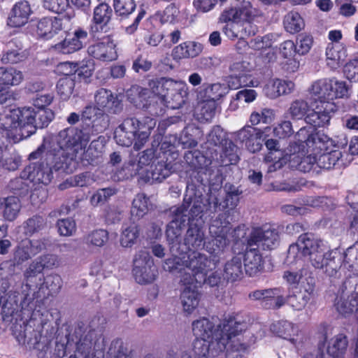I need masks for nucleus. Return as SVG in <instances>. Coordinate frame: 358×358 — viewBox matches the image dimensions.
<instances>
[{"label": "nucleus", "instance_id": "nucleus-15", "mask_svg": "<svg viewBox=\"0 0 358 358\" xmlns=\"http://www.w3.org/2000/svg\"><path fill=\"white\" fill-rule=\"evenodd\" d=\"M136 92L138 97L133 100L134 103L138 108L148 110L152 115H161L164 113L166 107H170L171 104L165 101V99L154 94L149 89L138 87Z\"/></svg>", "mask_w": 358, "mask_h": 358}, {"label": "nucleus", "instance_id": "nucleus-55", "mask_svg": "<svg viewBox=\"0 0 358 358\" xmlns=\"http://www.w3.org/2000/svg\"><path fill=\"white\" fill-rule=\"evenodd\" d=\"M55 114L50 109H38L34 115L35 130L38 128L47 127L54 119Z\"/></svg>", "mask_w": 358, "mask_h": 358}, {"label": "nucleus", "instance_id": "nucleus-52", "mask_svg": "<svg viewBox=\"0 0 358 358\" xmlns=\"http://www.w3.org/2000/svg\"><path fill=\"white\" fill-rule=\"evenodd\" d=\"M75 80L70 77L60 78L57 84V93L63 100L69 99L73 92Z\"/></svg>", "mask_w": 358, "mask_h": 358}, {"label": "nucleus", "instance_id": "nucleus-64", "mask_svg": "<svg viewBox=\"0 0 358 358\" xmlns=\"http://www.w3.org/2000/svg\"><path fill=\"white\" fill-rule=\"evenodd\" d=\"M313 44V38L306 34H300L296 40V50L300 55L307 54Z\"/></svg>", "mask_w": 358, "mask_h": 358}, {"label": "nucleus", "instance_id": "nucleus-40", "mask_svg": "<svg viewBox=\"0 0 358 358\" xmlns=\"http://www.w3.org/2000/svg\"><path fill=\"white\" fill-rule=\"evenodd\" d=\"M192 203V206L189 212V216L192 218L198 216L201 217V214L203 213V206L201 201L199 199L192 201V197H187V195L184 198V202L182 206L177 210V216L181 215L182 217L183 216L187 217V215H185V213L187 211Z\"/></svg>", "mask_w": 358, "mask_h": 358}, {"label": "nucleus", "instance_id": "nucleus-39", "mask_svg": "<svg viewBox=\"0 0 358 358\" xmlns=\"http://www.w3.org/2000/svg\"><path fill=\"white\" fill-rule=\"evenodd\" d=\"M171 174V169L164 162H158L152 166L151 171L145 175V181L162 182Z\"/></svg>", "mask_w": 358, "mask_h": 358}, {"label": "nucleus", "instance_id": "nucleus-6", "mask_svg": "<svg viewBox=\"0 0 358 358\" xmlns=\"http://www.w3.org/2000/svg\"><path fill=\"white\" fill-rule=\"evenodd\" d=\"M156 126L154 118L146 117L142 120L127 118L115 129V139L122 146H129L134 141V148L141 149L147 142L151 131Z\"/></svg>", "mask_w": 358, "mask_h": 358}, {"label": "nucleus", "instance_id": "nucleus-44", "mask_svg": "<svg viewBox=\"0 0 358 358\" xmlns=\"http://www.w3.org/2000/svg\"><path fill=\"white\" fill-rule=\"evenodd\" d=\"M336 308L339 314L347 317L351 315L354 311L358 312V301L353 296H348L347 299L340 297L336 302Z\"/></svg>", "mask_w": 358, "mask_h": 358}, {"label": "nucleus", "instance_id": "nucleus-2", "mask_svg": "<svg viewBox=\"0 0 358 358\" xmlns=\"http://www.w3.org/2000/svg\"><path fill=\"white\" fill-rule=\"evenodd\" d=\"M247 323L237 317L229 316L217 322L202 317L192 322L194 335L200 341L211 343V346L216 345L217 351L232 350L236 351L246 350L250 344L241 342L239 334L247 329Z\"/></svg>", "mask_w": 358, "mask_h": 358}, {"label": "nucleus", "instance_id": "nucleus-57", "mask_svg": "<svg viewBox=\"0 0 358 358\" xmlns=\"http://www.w3.org/2000/svg\"><path fill=\"white\" fill-rule=\"evenodd\" d=\"M265 145L268 150L267 155H266L264 162V163H270L273 161V157L275 155L284 157L286 153L280 149V145L278 141L273 138L266 140Z\"/></svg>", "mask_w": 358, "mask_h": 358}, {"label": "nucleus", "instance_id": "nucleus-56", "mask_svg": "<svg viewBox=\"0 0 358 358\" xmlns=\"http://www.w3.org/2000/svg\"><path fill=\"white\" fill-rule=\"evenodd\" d=\"M45 225L44 218L39 215H34L29 218L24 224V233L27 235H32L41 230Z\"/></svg>", "mask_w": 358, "mask_h": 358}, {"label": "nucleus", "instance_id": "nucleus-30", "mask_svg": "<svg viewBox=\"0 0 358 358\" xmlns=\"http://www.w3.org/2000/svg\"><path fill=\"white\" fill-rule=\"evenodd\" d=\"M347 51L341 44L329 43L326 48L327 65L332 69H338L345 62Z\"/></svg>", "mask_w": 358, "mask_h": 358}, {"label": "nucleus", "instance_id": "nucleus-61", "mask_svg": "<svg viewBox=\"0 0 358 358\" xmlns=\"http://www.w3.org/2000/svg\"><path fill=\"white\" fill-rule=\"evenodd\" d=\"M273 119V110L268 108H264L259 112H253L250 115V121L252 125H257L259 123H270Z\"/></svg>", "mask_w": 358, "mask_h": 358}, {"label": "nucleus", "instance_id": "nucleus-46", "mask_svg": "<svg viewBox=\"0 0 358 358\" xmlns=\"http://www.w3.org/2000/svg\"><path fill=\"white\" fill-rule=\"evenodd\" d=\"M312 110V103L308 106L307 101L303 99H296L292 102L289 108V113L292 118L301 120L303 117L306 118Z\"/></svg>", "mask_w": 358, "mask_h": 358}, {"label": "nucleus", "instance_id": "nucleus-23", "mask_svg": "<svg viewBox=\"0 0 358 358\" xmlns=\"http://www.w3.org/2000/svg\"><path fill=\"white\" fill-rule=\"evenodd\" d=\"M271 330L278 336L288 340L296 348L303 343V336L299 334L297 327L288 321H279L271 326Z\"/></svg>", "mask_w": 358, "mask_h": 358}, {"label": "nucleus", "instance_id": "nucleus-41", "mask_svg": "<svg viewBox=\"0 0 358 358\" xmlns=\"http://www.w3.org/2000/svg\"><path fill=\"white\" fill-rule=\"evenodd\" d=\"M283 24L285 30L290 34L299 32L304 28L303 19L297 12H289L284 17Z\"/></svg>", "mask_w": 358, "mask_h": 358}, {"label": "nucleus", "instance_id": "nucleus-37", "mask_svg": "<svg viewBox=\"0 0 358 358\" xmlns=\"http://www.w3.org/2000/svg\"><path fill=\"white\" fill-rule=\"evenodd\" d=\"M242 275V256L238 255L226 263L224 276L227 280L233 282L240 279Z\"/></svg>", "mask_w": 358, "mask_h": 358}, {"label": "nucleus", "instance_id": "nucleus-53", "mask_svg": "<svg viewBox=\"0 0 358 358\" xmlns=\"http://www.w3.org/2000/svg\"><path fill=\"white\" fill-rule=\"evenodd\" d=\"M222 145V162L231 164H236L239 159L237 146L231 141H226Z\"/></svg>", "mask_w": 358, "mask_h": 358}, {"label": "nucleus", "instance_id": "nucleus-48", "mask_svg": "<svg viewBox=\"0 0 358 358\" xmlns=\"http://www.w3.org/2000/svg\"><path fill=\"white\" fill-rule=\"evenodd\" d=\"M201 102L198 107V117L201 120L209 121L214 117L216 111L217 103L212 100L200 99Z\"/></svg>", "mask_w": 358, "mask_h": 358}, {"label": "nucleus", "instance_id": "nucleus-11", "mask_svg": "<svg viewBox=\"0 0 358 358\" xmlns=\"http://www.w3.org/2000/svg\"><path fill=\"white\" fill-rule=\"evenodd\" d=\"M261 16L260 12L254 8L250 1L244 2L238 7L226 8L221 13L219 20L221 22H236L243 27H248L254 31V35L257 31V27L253 24L256 18Z\"/></svg>", "mask_w": 358, "mask_h": 358}, {"label": "nucleus", "instance_id": "nucleus-38", "mask_svg": "<svg viewBox=\"0 0 358 358\" xmlns=\"http://www.w3.org/2000/svg\"><path fill=\"white\" fill-rule=\"evenodd\" d=\"M149 198L143 193L138 194L133 200L131 209V217L139 220L147 214L149 210Z\"/></svg>", "mask_w": 358, "mask_h": 358}, {"label": "nucleus", "instance_id": "nucleus-9", "mask_svg": "<svg viewBox=\"0 0 358 358\" xmlns=\"http://www.w3.org/2000/svg\"><path fill=\"white\" fill-rule=\"evenodd\" d=\"M150 90L154 94L163 98L169 103L171 108L180 106L188 96V87L182 80H174L171 78H160L149 82Z\"/></svg>", "mask_w": 358, "mask_h": 358}, {"label": "nucleus", "instance_id": "nucleus-58", "mask_svg": "<svg viewBox=\"0 0 358 358\" xmlns=\"http://www.w3.org/2000/svg\"><path fill=\"white\" fill-rule=\"evenodd\" d=\"M186 259V256L182 257L174 256L173 258L167 259L165 260L163 268L165 271L170 272L178 271L180 273V278L181 279L182 274H184V268L185 264H182V261ZM181 282V280H180Z\"/></svg>", "mask_w": 358, "mask_h": 358}, {"label": "nucleus", "instance_id": "nucleus-8", "mask_svg": "<svg viewBox=\"0 0 358 358\" xmlns=\"http://www.w3.org/2000/svg\"><path fill=\"white\" fill-rule=\"evenodd\" d=\"M296 141L292 145L296 150L298 157L305 152H310L312 156H317L323 152L334 150L336 145L332 139L324 134L313 133L303 127L299 129L295 136Z\"/></svg>", "mask_w": 358, "mask_h": 358}, {"label": "nucleus", "instance_id": "nucleus-19", "mask_svg": "<svg viewBox=\"0 0 358 358\" xmlns=\"http://www.w3.org/2000/svg\"><path fill=\"white\" fill-rule=\"evenodd\" d=\"M341 155V152L336 149L321 153L317 156L308 155L301 160L299 164V169L303 171H307L310 169L313 165L317 164L320 168L329 169L336 164Z\"/></svg>", "mask_w": 358, "mask_h": 358}, {"label": "nucleus", "instance_id": "nucleus-1", "mask_svg": "<svg viewBox=\"0 0 358 358\" xmlns=\"http://www.w3.org/2000/svg\"><path fill=\"white\" fill-rule=\"evenodd\" d=\"M90 140V135L87 129L66 128L52 136L50 140L45 139L43 143L29 155V159L38 158L44 150L47 149L48 161L53 162L59 160L55 161L54 169L66 173H71L77 166L75 155L85 150Z\"/></svg>", "mask_w": 358, "mask_h": 358}, {"label": "nucleus", "instance_id": "nucleus-59", "mask_svg": "<svg viewBox=\"0 0 358 358\" xmlns=\"http://www.w3.org/2000/svg\"><path fill=\"white\" fill-rule=\"evenodd\" d=\"M113 6L115 13L120 16H127L136 8L134 0H114Z\"/></svg>", "mask_w": 358, "mask_h": 358}, {"label": "nucleus", "instance_id": "nucleus-14", "mask_svg": "<svg viewBox=\"0 0 358 358\" xmlns=\"http://www.w3.org/2000/svg\"><path fill=\"white\" fill-rule=\"evenodd\" d=\"M279 232L276 229L271 227L255 228L248 238V247L262 250H273L279 245Z\"/></svg>", "mask_w": 358, "mask_h": 358}, {"label": "nucleus", "instance_id": "nucleus-20", "mask_svg": "<svg viewBox=\"0 0 358 358\" xmlns=\"http://www.w3.org/2000/svg\"><path fill=\"white\" fill-rule=\"evenodd\" d=\"M45 248L41 240L24 239L19 243L13 252V263L19 265L31 259Z\"/></svg>", "mask_w": 358, "mask_h": 358}, {"label": "nucleus", "instance_id": "nucleus-24", "mask_svg": "<svg viewBox=\"0 0 358 358\" xmlns=\"http://www.w3.org/2000/svg\"><path fill=\"white\" fill-rule=\"evenodd\" d=\"M87 37V33L83 29H77L72 36L66 37L62 42L53 46L54 50L63 54H71L80 50Z\"/></svg>", "mask_w": 358, "mask_h": 358}, {"label": "nucleus", "instance_id": "nucleus-49", "mask_svg": "<svg viewBox=\"0 0 358 358\" xmlns=\"http://www.w3.org/2000/svg\"><path fill=\"white\" fill-rule=\"evenodd\" d=\"M332 96L331 101L334 98L343 99L349 98L352 94L351 85L347 84L345 81L338 80L335 78H331Z\"/></svg>", "mask_w": 358, "mask_h": 358}, {"label": "nucleus", "instance_id": "nucleus-42", "mask_svg": "<svg viewBox=\"0 0 358 358\" xmlns=\"http://www.w3.org/2000/svg\"><path fill=\"white\" fill-rule=\"evenodd\" d=\"M248 27H243L236 22L227 24L223 29L224 34L231 40L236 38H243L246 36L254 35V31L252 29H248Z\"/></svg>", "mask_w": 358, "mask_h": 358}, {"label": "nucleus", "instance_id": "nucleus-12", "mask_svg": "<svg viewBox=\"0 0 358 358\" xmlns=\"http://www.w3.org/2000/svg\"><path fill=\"white\" fill-rule=\"evenodd\" d=\"M133 274L138 284H148L155 280L157 270L149 252L141 250L136 254L133 261Z\"/></svg>", "mask_w": 358, "mask_h": 358}, {"label": "nucleus", "instance_id": "nucleus-62", "mask_svg": "<svg viewBox=\"0 0 358 358\" xmlns=\"http://www.w3.org/2000/svg\"><path fill=\"white\" fill-rule=\"evenodd\" d=\"M26 55L24 52H20L16 50H8L3 52L1 62L4 64H15L24 61Z\"/></svg>", "mask_w": 358, "mask_h": 358}, {"label": "nucleus", "instance_id": "nucleus-27", "mask_svg": "<svg viewBox=\"0 0 358 358\" xmlns=\"http://www.w3.org/2000/svg\"><path fill=\"white\" fill-rule=\"evenodd\" d=\"M294 88L295 84L292 80L274 78L268 82L264 91L268 98L276 99L280 96L291 94Z\"/></svg>", "mask_w": 358, "mask_h": 358}, {"label": "nucleus", "instance_id": "nucleus-54", "mask_svg": "<svg viewBox=\"0 0 358 358\" xmlns=\"http://www.w3.org/2000/svg\"><path fill=\"white\" fill-rule=\"evenodd\" d=\"M112 9L106 3L99 4L94 10V20L96 24H106L112 16Z\"/></svg>", "mask_w": 358, "mask_h": 358}, {"label": "nucleus", "instance_id": "nucleus-35", "mask_svg": "<svg viewBox=\"0 0 358 358\" xmlns=\"http://www.w3.org/2000/svg\"><path fill=\"white\" fill-rule=\"evenodd\" d=\"M314 288L310 286L304 292H299L296 294L286 297V303L294 310H302L310 299Z\"/></svg>", "mask_w": 358, "mask_h": 358}, {"label": "nucleus", "instance_id": "nucleus-33", "mask_svg": "<svg viewBox=\"0 0 358 358\" xmlns=\"http://www.w3.org/2000/svg\"><path fill=\"white\" fill-rule=\"evenodd\" d=\"M0 206L3 209L4 218L8 221L15 220L21 209L20 199L15 196H8L0 199Z\"/></svg>", "mask_w": 358, "mask_h": 358}, {"label": "nucleus", "instance_id": "nucleus-17", "mask_svg": "<svg viewBox=\"0 0 358 358\" xmlns=\"http://www.w3.org/2000/svg\"><path fill=\"white\" fill-rule=\"evenodd\" d=\"M45 165L44 162L41 165H37L36 164H31L27 166L22 173L23 178L27 179L35 183H42L48 185L50 182L53 178V171H57L53 165L55 161L51 162L48 159V152L45 153ZM61 173H64L62 171H59Z\"/></svg>", "mask_w": 358, "mask_h": 358}, {"label": "nucleus", "instance_id": "nucleus-18", "mask_svg": "<svg viewBox=\"0 0 358 358\" xmlns=\"http://www.w3.org/2000/svg\"><path fill=\"white\" fill-rule=\"evenodd\" d=\"M117 43L110 36H104L87 48L90 57L103 62H111L117 59Z\"/></svg>", "mask_w": 358, "mask_h": 358}, {"label": "nucleus", "instance_id": "nucleus-28", "mask_svg": "<svg viewBox=\"0 0 358 358\" xmlns=\"http://www.w3.org/2000/svg\"><path fill=\"white\" fill-rule=\"evenodd\" d=\"M180 300L182 310L186 315H190L197 308L200 301V294L199 293L196 284L184 285Z\"/></svg>", "mask_w": 358, "mask_h": 358}, {"label": "nucleus", "instance_id": "nucleus-7", "mask_svg": "<svg viewBox=\"0 0 358 358\" xmlns=\"http://www.w3.org/2000/svg\"><path fill=\"white\" fill-rule=\"evenodd\" d=\"M34 115L35 110L31 107L11 110L0 117V129L14 140L29 136L35 132Z\"/></svg>", "mask_w": 358, "mask_h": 358}, {"label": "nucleus", "instance_id": "nucleus-26", "mask_svg": "<svg viewBox=\"0 0 358 358\" xmlns=\"http://www.w3.org/2000/svg\"><path fill=\"white\" fill-rule=\"evenodd\" d=\"M259 249L255 247H248L242 256L243 259L245 272L250 276H254L260 273L264 268L263 259L262 255L259 252Z\"/></svg>", "mask_w": 358, "mask_h": 358}, {"label": "nucleus", "instance_id": "nucleus-47", "mask_svg": "<svg viewBox=\"0 0 358 358\" xmlns=\"http://www.w3.org/2000/svg\"><path fill=\"white\" fill-rule=\"evenodd\" d=\"M215 348L211 346V343H208V341L196 340L194 343L192 355L189 357H186L185 355L182 358H208L210 353V350L213 352L215 350V352H220V351L216 350Z\"/></svg>", "mask_w": 358, "mask_h": 358}, {"label": "nucleus", "instance_id": "nucleus-32", "mask_svg": "<svg viewBox=\"0 0 358 358\" xmlns=\"http://www.w3.org/2000/svg\"><path fill=\"white\" fill-rule=\"evenodd\" d=\"M24 80L23 73L14 67H0V85L16 86Z\"/></svg>", "mask_w": 358, "mask_h": 358}, {"label": "nucleus", "instance_id": "nucleus-13", "mask_svg": "<svg viewBox=\"0 0 358 358\" xmlns=\"http://www.w3.org/2000/svg\"><path fill=\"white\" fill-rule=\"evenodd\" d=\"M271 131L270 127L264 129L245 126L240 130L234 133V138L236 142L244 144L248 150L255 153L259 151L262 148V141L268 137L267 133Z\"/></svg>", "mask_w": 358, "mask_h": 358}, {"label": "nucleus", "instance_id": "nucleus-60", "mask_svg": "<svg viewBox=\"0 0 358 358\" xmlns=\"http://www.w3.org/2000/svg\"><path fill=\"white\" fill-rule=\"evenodd\" d=\"M115 194L113 188H103L98 189L93 194L90 199V203L93 206L104 204L108 199Z\"/></svg>", "mask_w": 358, "mask_h": 358}, {"label": "nucleus", "instance_id": "nucleus-31", "mask_svg": "<svg viewBox=\"0 0 358 358\" xmlns=\"http://www.w3.org/2000/svg\"><path fill=\"white\" fill-rule=\"evenodd\" d=\"M94 101L96 106L101 108H107L113 113H116L120 103L117 97L110 90L101 88L94 94Z\"/></svg>", "mask_w": 358, "mask_h": 358}, {"label": "nucleus", "instance_id": "nucleus-16", "mask_svg": "<svg viewBox=\"0 0 358 358\" xmlns=\"http://www.w3.org/2000/svg\"><path fill=\"white\" fill-rule=\"evenodd\" d=\"M248 297L253 301H259L266 309H278L286 303L284 291L280 287L257 289L251 292Z\"/></svg>", "mask_w": 358, "mask_h": 358}, {"label": "nucleus", "instance_id": "nucleus-25", "mask_svg": "<svg viewBox=\"0 0 358 358\" xmlns=\"http://www.w3.org/2000/svg\"><path fill=\"white\" fill-rule=\"evenodd\" d=\"M154 151L152 149H148L141 153H138L136 157L131 156L129 163V169L131 171V176L139 175L144 179L145 175L148 173L147 166L150 165L154 158Z\"/></svg>", "mask_w": 358, "mask_h": 358}, {"label": "nucleus", "instance_id": "nucleus-36", "mask_svg": "<svg viewBox=\"0 0 358 358\" xmlns=\"http://www.w3.org/2000/svg\"><path fill=\"white\" fill-rule=\"evenodd\" d=\"M348 345L346 336L343 334H338L329 341L327 352L334 358H342L346 352Z\"/></svg>", "mask_w": 358, "mask_h": 358}, {"label": "nucleus", "instance_id": "nucleus-45", "mask_svg": "<svg viewBox=\"0 0 358 358\" xmlns=\"http://www.w3.org/2000/svg\"><path fill=\"white\" fill-rule=\"evenodd\" d=\"M138 235L139 230L136 224L124 227L120 239V245L124 248H131L136 243Z\"/></svg>", "mask_w": 358, "mask_h": 358}, {"label": "nucleus", "instance_id": "nucleus-34", "mask_svg": "<svg viewBox=\"0 0 358 358\" xmlns=\"http://www.w3.org/2000/svg\"><path fill=\"white\" fill-rule=\"evenodd\" d=\"M228 93V87L225 84L214 83L204 86L198 94L199 99L212 100L216 102Z\"/></svg>", "mask_w": 358, "mask_h": 358}, {"label": "nucleus", "instance_id": "nucleus-50", "mask_svg": "<svg viewBox=\"0 0 358 358\" xmlns=\"http://www.w3.org/2000/svg\"><path fill=\"white\" fill-rule=\"evenodd\" d=\"M108 240V233L103 229L94 230L84 238V241L87 245L94 247L103 246Z\"/></svg>", "mask_w": 358, "mask_h": 358}, {"label": "nucleus", "instance_id": "nucleus-43", "mask_svg": "<svg viewBox=\"0 0 358 358\" xmlns=\"http://www.w3.org/2000/svg\"><path fill=\"white\" fill-rule=\"evenodd\" d=\"M185 219L180 216H177L167 226L166 236L168 241L173 244L178 242L182 232V228L185 226Z\"/></svg>", "mask_w": 358, "mask_h": 358}, {"label": "nucleus", "instance_id": "nucleus-5", "mask_svg": "<svg viewBox=\"0 0 358 358\" xmlns=\"http://www.w3.org/2000/svg\"><path fill=\"white\" fill-rule=\"evenodd\" d=\"M231 229L226 215L221 214L212 222L209 227L210 234L213 237L210 242L205 245L203 230L198 226L192 224L187 231L185 244L189 250L199 249L205 245L208 252L213 253L217 250H223L229 244L228 234Z\"/></svg>", "mask_w": 358, "mask_h": 358}, {"label": "nucleus", "instance_id": "nucleus-4", "mask_svg": "<svg viewBox=\"0 0 358 358\" xmlns=\"http://www.w3.org/2000/svg\"><path fill=\"white\" fill-rule=\"evenodd\" d=\"M331 78H323L313 81L308 92L316 99L312 102V110L308 114L306 122L315 127L328 125L337 110L335 103L331 101L332 96Z\"/></svg>", "mask_w": 358, "mask_h": 358}, {"label": "nucleus", "instance_id": "nucleus-63", "mask_svg": "<svg viewBox=\"0 0 358 358\" xmlns=\"http://www.w3.org/2000/svg\"><path fill=\"white\" fill-rule=\"evenodd\" d=\"M251 69L250 64L245 61L236 62L233 63L230 66V71L233 76L248 80L249 78L248 72Z\"/></svg>", "mask_w": 358, "mask_h": 358}, {"label": "nucleus", "instance_id": "nucleus-3", "mask_svg": "<svg viewBox=\"0 0 358 358\" xmlns=\"http://www.w3.org/2000/svg\"><path fill=\"white\" fill-rule=\"evenodd\" d=\"M336 254L322 239L313 234H303L299 236L296 243L289 246L287 262L294 264L304 257L315 268L322 269L328 275L333 276L340 268Z\"/></svg>", "mask_w": 358, "mask_h": 358}, {"label": "nucleus", "instance_id": "nucleus-10", "mask_svg": "<svg viewBox=\"0 0 358 358\" xmlns=\"http://www.w3.org/2000/svg\"><path fill=\"white\" fill-rule=\"evenodd\" d=\"M185 264L181 275L182 285L199 284L206 280L208 273L215 268L213 261L204 254L192 252L182 261Z\"/></svg>", "mask_w": 358, "mask_h": 358}, {"label": "nucleus", "instance_id": "nucleus-29", "mask_svg": "<svg viewBox=\"0 0 358 358\" xmlns=\"http://www.w3.org/2000/svg\"><path fill=\"white\" fill-rule=\"evenodd\" d=\"M31 13L30 6L26 1L17 2L12 8L8 18V24L13 27L24 25Z\"/></svg>", "mask_w": 358, "mask_h": 358}, {"label": "nucleus", "instance_id": "nucleus-22", "mask_svg": "<svg viewBox=\"0 0 358 358\" xmlns=\"http://www.w3.org/2000/svg\"><path fill=\"white\" fill-rule=\"evenodd\" d=\"M64 20L67 21V19ZM64 25V18L60 16L45 17L36 24V32L39 37L49 39L61 31Z\"/></svg>", "mask_w": 358, "mask_h": 358}, {"label": "nucleus", "instance_id": "nucleus-51", "mask_svg": "<svg viewBox=\"0 0 358 358\" xmlns=\"http://www.w3.org/2000/svg\"><path fill=\"white\" fill-rule=\"evenodd\" d=\"M295 154H296V150H294L293 145H291L290 150L289 152H286L285 156L281 157L275 155L272 162L266 163L268 166L267 173H271L281 169L287 161L294 159Z\"/></svg>", "mask_w": 358, "mask_h": 358}, {"label": "nucleus", "instance_id": "nucleus-21", "mask_svg": "<svg viewBox=\"0 0 358 358\" xmlns=\"http://www.w3.org/2000/svg\"><path fill=\"white\" fill-rule=\"evenodd\" d=\"M239 191L235 187L230 186L226 191L224 200L220 201L219 198L220 193L211 192L208 199L209 210L212 212H216L217 210L234 208L239 201Z\"/></svg>", "mask_w": 358, "mask_h": 358}]
</instances>
